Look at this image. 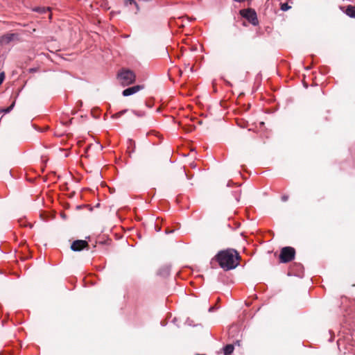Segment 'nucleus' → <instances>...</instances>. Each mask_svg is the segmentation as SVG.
Returning a JSON list of instances; mask_svg holds the SVG:
<instances>
[{
    "label": "nucleus",
    "mask_w": 355,
    "mask_h": 355,
    "mask_svg": "<svg viewBox=\"0 0 355 355\" xmlns=\"http://www.w3.org/2000/svg\"><path fill=\"white\" fill-rule=\"evenodd\" d=\"M239 253L233 249L220 251L216 255V259L219 266L225 270L235 268L239 264Z\"/></svg>",
    "instance_id": "f257e3e1"
},
{
    "label": "nucleus",
    "mask_w": 355,
    "mask_h": 355,
    "mask_svg": "<svg viewBox=\"0 0 355 355\" xmlns=\"http://www.w3.org/2000/svg\"><path fill=\"white\" fill-rule=\"evenodd\" d=\"M118 78L123 86L129 85L135 80V74L130 70H123L118 74Z\"/></svg>",
    "instance_id": "f03ea898"
},
{
    "label": "nucleus",
    "mask_w": 355,
    "mask_h": 355,
    "mask_svg": "<svg viewBox=\"0 0 355 355\" xmlns=\"http://www.w3.org/2000/svg\"><path fill=\"white\" fill-rule=\"evenodd\" d=\"M295 250L292 247H284L281 250L279 254L280 262L288 263L294 259Z\"/></svg>",
    "instance_id": "7ed1b4c3"
},
{
    "label": "nucleus",
    "mask_w": 355,
    "mask_h": 355,
    "mask_svg": "<svg viewBox=\"0 0 355 355\" xmlns=\"http://www.w3.org/2000/svg\"><path fill=\"white\" fill-rule=\"evenodd\" d=\"M241 15L245 18L253 26H257L259 24L257 15L256 12L251 8L243 9L240 10Z\"/></svg>",
    "instance_id": "20e7f679"
},
{
    "label": "nucleus",
    "mask_w": 355,
    "mask_h": 355,
    "mask_svg": "<svg viewBox=\"0 0 355 355\" xmlns=\"http://www.w3.org/2000/svg\"><path fill=\"white\" fill-rule=\"evenodd\" d=\"M88 246V243L85 240L74 241L71 245V249L74 252H79Z\"/></svg>",
    "instance_id": "39448f33"
},
{
    "label": "nucleus",
    "mask_w": 355,
    "mask_h": 355,
    "mask_svg": "<svg viewBox=\"0 0 355 355\" xmlns=\"http://www.w3.org/2000/svg\"><path fill=\"white\" fill-rule=\"evenodd\" d=\"M16 37L14 33H7L0 37V46L9 44Z\"/></svg>",
    "instance_id": "423d86ee"
},
{
    "label": "nucleus",
    "mask_w": 355,
    "mask_h": 355,
    "mask_svg": "<svg viewBox=\"0 0 355 355\" xmlns=\"http://www.w3.org/2000/svg\"><path fill=\"white\" fill-rule=\"evenodd\" d=\"M143 87L141 85H136L131 87H128L123 91V95L124 96H128L132 95L139 92Z\"/></svg>",
    "instance_id": "0eeeda50"
},
{
    "label": "nucleus",
    "mask_w": 355,
    "mask_h": 355,
    "mask_svg": "<svg viewBox=\"0 0 355 355\" xmlns=\"http://www.w3.org/2000/svg\"><path fill=\"white\" fill-rule=\"evenodd\" d=\"M171 271V266L166 265L162 266L158 271V275L162 277H167Z\"/></svg>",
    "instance_id": "6e6552de"
},
{
    "label": "nucleus",
    "mask_w": 355,
    "mask_h": 355,
    "mask_svg": "<svg viewBox=\"0 0 355 355\" xmlns=\"http://www.w3.org/2000/svg\"><path fill=\"white\" fill-rule=\"evenodd\" d=\"M345 13L349 17L355 18V6H348L347 7Z\"/></svg>",
    "instance_id": "1a4fd4ad"
},
{
    "label": "nucleus",
    "mask_w": 355,
    "mask_h": 355,
    "mask_svg": "<svg viewBox=\"0 0 355 355\" xmlns=\"http://www.w3.org/2000/svg\"><path fill=\"white\" fill-rule=\"evenodd\" d=\"M32 11L39 12L41 14L46 13L47 11H50L51 8L49 7L45 8V7H34L32 9Z\"/></svg>",
    "instance_id": "9d476101"
},
{
    "label": "nucleus",
    "mask_w": 355,
    "mask_h": 355,
    "mask_svg": "<svg viewBox=\"0 0 355 355\" xmlns=\"http://www.w3.org/2000/svg\"><path fill=\"white\" fill-rule=\"evenodd\" d=\"M234 347L233 345H227L223 348L224 355H230L234 352Z\"/></svg>",
    "instance_id": "9b49d317"
},
{
    "label": "nucleus",
    "mask_w": 355,
    "mask_h": 355,
    "mask_svg": "<svg viewBox=\"0 0 355 355\" xmlns=\"http://www.w3.org/2000/svg\"><path fill=\"white\" fill-rule=\"evenodd\" d=\"M124 3L125 6H128L129 4L130 5L133 4L136 8L137 11L139 10V6L138 3L135 0H125Z\"/></svg>",
    "instance_id": "f8f14e48"
},
{
    "label": "nucleus",
    "mask_w": 355,
    "mask_h": 355,
    "mask_svg": "<svg viewBox=\"0 0 355 355\" xmlns=\"http://www.w3.org/2000/svg\"><path fill=\"white\" fill-rule=\"evenodd\" d=\"M15 104V103L13 102L9 107L2 109L1 112H3V114L9 113L13 109Z\"/></svg>",
    "instance_id": "ddd939ff"
},
{
    "label": "nucleus",
    "mask_w": 355,
    "mask_h": 355,
    "mask_svg": "<svg viewBox=\"0 0 355 355\" xmlns=\"http://www.w3.org/2000/svg\"><path fill=\"white\" fill-rule=\"evenodd\" d=\"M291 7L288 6L287 3H284L281 4V10L282 11H287Z\"/></svg>",
    "instance_id": "4468645a"
},
{
    "label": "nucleus",
    "mask_w": 355,
    "mask_h": 355,
    "mask_svg": "<svg viewBox=\"0 0 355 355\" xmlns=\"http://www.w3.org/2000/svg\"><path fill=\"white\" fill-rule=\"evenodd\" d=\"M126 110H122V111H120L119 112H117L116 114H115V117L118 118V117H120L121 116H122L125 112H126Z\"/></svg>",
    "instance_id": "2eb2a0df"
},
{
    "label": "nucleus",
    "mask_w": 355,
    "mask_h": 355,
    "mask_svg": "<svg viewBox=\"0 0 355 355\" xmlns=\"http://www.w3.org/2000/svg\"><path fill=\"white\" fill-rule=\"evenodd\" d=\"M4 78H5V74L3 72H2L0 73V85L2 84Z\"/></svg>",
    "instance_id": "dca6fc26"
},
{
    "label": "nucleus",
    "mask_w": 355,
    "mask_h": 355,
    "mask_svg": "<svg viewBox=\"0 0 355 355\" xmlns=\"http://www.w3.org/2000/svg\"><path fill=\"white\" fill-rule=\"evenodd\" d=\"M128 143H129L130 146L133 145L132 152H134L135 151V144H134L133 141L132 139H129Z\"/></svg>",
    "instance_id": "f3484780"
},
{
    "label": "nucleus",
    "mask_w": 355,
    "mask_h": 355,
    "mask_svg": "<svg viewBox=\"0 0 355 355\" xmlns=\"http://www.w3.org/2000/svg\"><path fill=\"white\" fill-rule=\"evenodd\" d=\"M288 197L287 196H283L282 197V200L285 202V201H286L288 200Z\"/></svg>",
    "instance_id": "a211bd4d"
},
{
    "label": "nucleus",
    "mask_w": 355,
    "mask_h": 355,
    "mask_svg": "<svg viewBox=\"0 0 355 355\" xmlns=\"http://www.w3.org/2000/svg\"><path fill=\"white\" fill-rule=\"evenodd\" d=\"M234 1H236V2H239V3H241V2H243V1H245V0H234Z\"/></svg>",
    "instance_id": "6ab92c4d"
},
{
    "label": "nucleus",
    "mask_w": 355,
    "mask_h": 355,
    "mask_svg": "<svg viewBox=\"0 0 355 355\" xmlns=\"http://www.w3.org/2000/svg\"><path fill=\"white\" fill-rule=\"evenodd\" d=\"M30 71L31 72H35V71H36V69H31Z\"/></svg>",
    "instance_id": "aec40b11"
},
{
    "label": "nucleus",
    "mask_w": 355,
    "mask_h": 355,
    "mask_svg": "<svg viewBox=\"0 0 355 355\" xmlns=\"http://www.w3.org/2000/svg\"><path fill=\"white\" fill-rule=\"evenodd\" d=\"M134 113H135V114H137V116H142V115H143L142 114H140V113H138V114H137V113H136L135 112H134Z\"/></svg>",
    "instance_id": "412c9836"
},
{
    "label": "nucleus",
    "mask_w": 355,
    "mask_h": 355,
    "mask_svg": "<svg viewBox=\"0 0 355 355\" xmlns=\"http://www.w3.org/2000/svg\"><path fill=\"white\" fill-rule=\"evenodd\" d=\"M213 310H214V307H210V308L209 309V312H211Z\"/></svg>",
    "instance_id": "4be33fe9"
},
{
    "label": "nucleus",
    "mask_w": 355,
    "mask_h": 355,
    "mask_svg": "<svg viewBox=\"0 0 355 355\" xmlns=\"http://www.w3.org/2000/svg\"><path fill=\"white\" fill-rule=\"evenodd\" d=\"M170 232H172V231L168 232V231L166 230V234H168V233H170Z\"/></svg>",
    "instance_id": "5701e85b"
},
{
    "label": "nucleus",
    "mask_w": 355,
    "mask_h": 355,
    "mask_svg": "<svg viewBox=\"0 0 355 355\" xmlns=\"http://www.w3.org/2000/svg\"><path fill=\"white\" fill-rule=\"evenodd\" d=\"M128 148H132V146H131V145H130V146H128Z\"/></svg>",
    "instance_id": "b1692460"
}]
</instances>
